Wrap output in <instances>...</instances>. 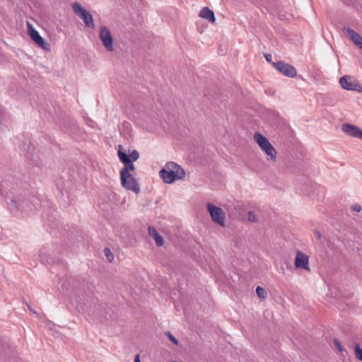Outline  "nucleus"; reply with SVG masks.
I'll return each mask as SVG.
<instances>
[{
    "mask_svg": "<svg viewBox=\"0 0 362 362\" xmlns=\"http://www.w3.org/2000/svg\"><path fill=\"white\" fill-rule=\"evenodd\" d=\"M342 131L347 135L362 139V129L358 127L348 123L342 125Z\"/></svg>",
    "mask_w": 362,
    "mask_h": 362,
    "instance_id": "obj_11",
    "label": "nucleus"
},
{
    "mask_svg": "<svg viewBox=\"0 0 362 362\" xmlns=\"http://www.w3.org/2000/svg\"><path fill=\"white\" fill-rule=\"evenodd\" d=\"M72 8L74 13L79 17L83 23H93V16L78 2H74L72 4Z\"/></svg>",
    "mask_w": 362,
    "mask_h": 362,
    "instance_id": "obj_6",
    "label": "nucleus"
},
{
    "mask_svg": "<svg viewBox=\"0 0 362 362\" xmlns=\"http://www.w3.org/2000/svg\"><path fill=\"white\" fill-rule=\"evenodd\" d=\"M39 259L42 264H51L53 262L52 259L49 257L48 250L46 248H42L39 250Z\"/></svg>",
    "mask_w": 362,
    "mask_h": 362,
    "instance_id": "obj_17",
    "label": "nucleus"
},
{
    "mask_svg": "<svg viewBox=\"0 0 362 362\" xmlns=\"http://www.w3.org/2000/svg\"><path fill=\"white\" fill-rule=\"evenodd\" d=\"M132 161H136L139 158V153L136 150H133L128 156Z\"/></svg>",
    "mask_w": 362,
    "mask_h": 362,
    "instance_id": "obj_21",
    "label": "nucleus"
},
{
    "mask_svg": "<svg viewBox=\"0 0 362 362\" xmlns=\"http://www.w3.org/2000/svg\"><path fill=\"white\" fill-rule=\"evenodd\" d=\"M118 148V157L119 160L125 165L120 171V180L125 182L126 176L127 175H131L129 173V170H134L135 167L124 148L121 145H119Z\"/></svg>",
    "mask_w": 362,
    "mask_h": 362,
    "instance_id": "obj_2",
    "label": "nucleus"
},
{
    "mask_svg": "<svg viewBox=\"0 0 362 362\" xmlns=\"http://www.w3.org/2000/svg\"><path fill=\"white\" fill-rule=\"evenodd\" d=\"M27 30L30 37L36 45L45 50L49 49V44L40 35L38 31L33 27L32 24H27Z\"/></svg>",
    "mask_w": 362,
    "mask_h": 362,
    "instance_id": "obj_4",
    "label": "nucleus"
},
{
    "mask_svg": "<svg viewBox=\"0 0 362 362\" xmlns=\"http://www.w3.org/2000/svg\"><path fill=\"white\" fill-rule=\"evenodd\" d=\"M159 174L163 182L168 184L173 183L175 179H180L181 177L178 174L175 173V172L166 170L165 168L160 170Z\"/></svg>",
    "mask_w": 362,
    "mask_h": 362,
    "instance_id": "obj_12",
    "label": "nucleus"
},
{
    "mask_svg": "<svg viewBox=\"0 0 362 362\" xmlns=\"http://www.w3.org/2000/svg\"><path fill=\"white\" fill-rule=\"evenodd\" d=\"M317 237H318L319 238H320V237H321L320 233L319 232H317Z\"/></svg>",
    "mask_w": 362,
    "mask_h": 362,
    "instance_id": "obj_30",
    "label": "nucleus"
},
{
    "mask_svg": "<svg viewBox=\"0 0 362 362\" xmlns=\"http://www.w3.org/2000/svg\"><path fill=\"white\" fill-rule=\"evenodd\" d=\"M344 32L356 46L361 47L362 37L360 35L349 28H344Z\"/></svg>",
    "mask_w": 362,
    "mask_h": 362,
    "instance_id": "obj_13",
    "label": "nucleus"
},
{
    "mask_svg": "<svg viewBox=\"0 0 362 362\" xmlns=\"http://www.w3.org/2000/svg\"><path fill=\"white\" fill-rule=\"evenodd\" d=\"M99 37L107 50L112 51V35L110 30L105 26H101L100 28Z\"/></svg>",
    "mask_w": 362,
    "mask_h": 362,
    "instance_id": "obj_7",
    "label": "nucleus"
},
{
    "mask_svg": "<svg viewBox=\"0 0 362 362\" xmlns=\"http://www.w3.org/2000/svg\"><path fill=\"white\" fill-rule=\"evenodd\" d=\"M247 219L251 222H255L257 221L255 214L253 211H249L247 214Z\"/></svg>",
    "mask_w": 362,
    "mask_h": 362,
    "instance_id": "obj_24",
    "label": "nucleus"
},
{
    "mask_svg": "<svg viewBox=\"0 0 362 362\" xmlns=\"http://www.w3.org/2000/svg\"><path fill=\"white\" fill-rule=\"evenodd\" d=\"M165 334L174 344L178 345V341L170 332H167Z\"/></svg>",
    "mask_w": 362,
    "mask_h": 362,
    "instance_id": "obj_23",
    "label": "nucleus"
},
{
    "mask_svg": "<svg viewBox=\"0 0 362 362\" xmlns=\"http://www.w3.org/2000/svg\"><path fill=\"white\" fill-rule=\"evenodd\" d=\"M351 209L354 211L359 212L361 210V206L359 204H356L353 205Z\"/></svg>",
    "mask_w": 362,
    "mask_h": 362,
    "instance_id": "obj_25",
    "label": "nucleus"
},
{
    "mask_svg": "<svg viewBox=\"0 0 362 362\" xmlns=\"http://www.w3.org/2000/svg\"><path fill=\"white\" fill-rule=\"evenodd\" d=\"M334 343H335L336 346L338 348V349H339L340 351H343V349H342V346H341V345L340 344V343H339L337 340H335V341H334Z\"/></svg>",
    "mask_w": 362,
    "mask_h": 362,
    "instance_id": "obj_26",
    "label": "nucleus"
},
{
    "mask_svg": "<svg viewBox=\"0 0 362 362\" xmlns=\"http://www.w3.org/2000/svg\"><path fill=\"white\" fill-rule=\"evenodd\" d=\"M134 362H141L139 354H136L134 357Z\"/></svg>",
    "mask_w": 362,
    "mask_h": 362,
    "instance_id": "obj_27",
    "label": "nucleus"
},
{
    "mask_svg": "<svg viewBox=\"0 0 362 362\" xmlns=\"http://www.w3.org/2000/svg\"><path fill=\"white\" fill-rule=\"evenodd\" d=\"M8 203L11 205V209H14L16 210L21 209L25 212H30L33 211V209L30 208L27 204L25 202L20 203L13 197L9 199V202Z\"/></svg>",
    "mask_w": 362,
    "mask_h": 362,
    "instance_id": "obj_14",
    "label": "nucleus"
},
{
    "mask_svg": "<svg viewBox=\"0 0 362 362\" xmlns=\"http://www.w3.org/2000/svg\"><path fill=\"white\" fill-rule=\"evenodd\" d=\"M182 177H183V176H184V175H185V173H184V170H182Z\"/></svg>",
    "mask_w": 362,
    "mask_h": 362,
    "instance_id": "obj_31",
    "label": "nucleus"
},
{
    "mask_svg": "<svg viewBox=\"0 0 362 362\" xmlns=\"http://www.w3.org/2000/svg\"><path fill=\"white\" fill-rule=\"evenodd\" d=\"M86 25H88V26H89V27H90V25H92V27H93L94 24H89V23H87V24H86Z\"/></svg>",
    "mask_w": 362,
    "mask_h": 362,
    "instance_id": "obj_29",
    "label": "nucleus"
},
{
    "mask_svg": "<svg viewBox=\"0 0 362 362\" xmlns=\"http://www.w3.org/2000/svg\"><path fill=\"white\" fill-rule=\"evenodd\" d=\"M121 184L123 187L128 190H132L136 194H138L140 192L139 185L132 175H127L126 176L125 182L121 180Z\"/></svg>",
    "mask_w": 362,
    "mask_h": 362,
    "instance_id": "obj_10",
    "label": "nucleus"
},
{
    "mask_svg": "<svg viewBox=\"0 0 362 362\" xmlns=\"http://www.w3.org/2000/svg\"><path fill=\"white\" fill-rule=\"evenodd\" d=\"M256 293H257V296L262 299V300H264L267 297V291H265L264 288H263L261 286H257V288H256Z\"/></svg>",
    "mask_w": 362,
    "mask_h": 362,
    "instance_id": "obj_19",
    "label": "nucleus"
},
{
    "mask_svg": "<svg viewBox=\"0 0 362 362\" xmlns=\"http://www.w3.org/2000/svg\"><path fill=\"white\" fill-rule=\"evenodd\" d=\"M104 254L109 262H112L113 261L114 255L109 248L105 247L104 249Z\"/></svg>",
    "mask_w": 362,
    "mask_h": 362,
    "instance_id": "obj_20",
    "label": "nucleus"
},
{
    "mask_svg": "<svg viewBox=\"0 0 362 362\" xmlns=\"http://www.w3.org/2000/svg\"><path fill=\"white\" fill-rule=\"evenodd\" d=\"M255 141L267 156V159L272 162L276 161V151L269 140L260 133H255L253 136Z\"/></svg>",
    "mask_w": 362,
    "mask_h": 362,
    "instance_id": "obj_1",
    "label": "nucleus"
},
{
    "mask_svg": "<svg viewBox=\"0 0 362 362\" xmlns=\"http://www.w3.org/2000/svg\"><path fill=\"white\" fill-rule=\"evenodd\" d=\"M339 83L343 89L349 90H359L361 88L358 80L353 76H344L340 78Z\"/></svg>",
    "mask_w": 362,
    "mask_h": 362,
    "instance_id": "obj_5",
    "label": "nucleus"
},
{
    "mask_svg": "<svg viewBox=\"0 0 362 362\" xmlns=\"http://www.w3.org/2000/svg\"><path fill=\"white\" fill-rule=\"evenodd\" d=\"M273 65L276 70L284 76L291 78L296 76V69L289 64H286L283 62H277L276 63H273Z\"/></svg>",
    "mask_w": 362,
    "mask_h": 362,
    "instance_id": "obj_9",
    "label": "nucleus"
},
{
    "mask_svg": "<svg viewBox=\"0 0 362 362\" xmlns=\"http://www.w3.org/2000/svg\"><path fill=\"white\" fill-rule=\"evenodd\" d=\"M294 265L296 269H302L310 272L308 255L298 250L294 260Z\"/></svg>",
    "mask_w": 362,
    "mask_h": 362,
    "instance_id": "obj_8",
    "label": "nucleus"
},
{
    "mask_svg": "<svg viewBox=\"0 0 362 362\" xmlns=\"http://www.w3.org/2000/svg\"><path fill=\"white\" fill-rule=\"evenodd\" d=\"M199 16L209 22L215 21L214 13L209 7H204L199 12Z\"/></svg>",
    "mask_w": 362,
    "mask_h": 362,
    "instance_id": "obj_16",
    "label": "nucleus"
},
{
    "mask_svg": "<svg viewBox=\"0 0 362 362\" xmlns=\"http://www.w3.org/2000/svg\"><path fill=\"white\" fill-rule=\"evenodd\" d=\"M207 210L210 214L212 221L221 226H225L226 213L223 210L211 203L206 204Z\"/></svg>",
    "mask_w": 362,
    "mask_h": 362,
    "instance_id": "obj_3",
    "label": "nucleus"
},
{
    "mask_svg": "<svg viewBox=\"0 0 362 362\" xmlns=\"http://www.w3.org/2000/svg\"><path fill=\"white\" fill-rule=\"evenodd\" d=\"M355 353L357 358L362 361V349L359 347L358 345L356 346Z\"/></svg>",
    "mask_w": 362,
    "mask_h": 362,
    "instance_id": "obj_22",
    "label": "nucleus"
},
{
    "mask_svg": "<svg viewBox=\"0 0 362 362\" xmlns=\"http://www.w3.org/2000/svg\"><path fill=\"white\" fill-rule=\"evenodd\" d=\"M361 49H362V44H361V47H360Z\"/></svg>",
    "mask_w": 362,
    "mask_h": 362,
    "instance_id": "obj_32",
    "label": "nucleus"
},
{
    "mask_svg": "<svg viewBox=\"0 0 362 362\" xmlns=\"http://www.w3.org/2000/svg\"><path fill=\"white\" fill-rule=\"evenodd\" d=\"M164 168L166 169V170L175 172V173L178 174L180 166L173 162H168L165 164Z\"/></svg>",
    "mask_w": 362,
    "mask_h": 362,
    "instance_id": "obj_18",
    "label": "nucleus"
},
{
    "mask_svg": "<svg viewBox=\"0 0 362 362\" xmlns=\"http://www.w3.org/2000/svg\"><path fill=\"white\" fill-rule=\"evenodd\" d=\"M266 59L267 61H270V58L272 57L271 54H267L265 55Z\"/></svg>",
    "mask_w": 362,
    "mask_h": 362,
    "instance_id": "obj_28",
    "label": "nucleus"
},
{
    "mask_svg": "<svg viewBox=\"0 0 362 362\" xmlns=\"http://www.w3.org/2000/svg\"><path fill=\"white\" fill-rule=\"evenodd\" d=\"M148 231L149 235L154 239L157 246L160 247L163 245L164 240L154 227L148 226Z\"/></svg>",
    "mask_w": 362,
    "mask_h": 362,
    "instance_id": "obj_15",
    "label": "nucleus"
}]
</instances>
